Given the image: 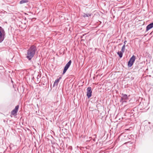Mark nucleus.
<instances>
[{"label": "nucleus", "mask_w": 153, "mask_h": 153, "mask_svg": "<svg viewBox=\"0 0 153 153\" xmlns=\"http://www.w3.org/2000/svg\"><path fill=\"white\" fill-rule=\"evenodd\" d=\"M37 49L34 45L31 46L27 50L26 57L29 60H30L35 54Z\"/></svg>", "instance_id": "nucleus-1"}, {"label": "nucleus", "mask_w": 153, "mask_h": 153, "mask_svg": "<svg viewBox=\"0 0 153 153\" xmlns=\"http://www.w3.org/2000/svg\"><path fill=\"white\" fill-rule=\"evenodd\" d=\"M6 33L4 29L0 26V43L2 42L4 40Z\"/></svg>", "instance_id": "nucleus-2"}, {"label": "nucleus", "mask_w": 153, "mask_h": 153, "mask_svg": "<svg viewBox=\"0 0 153 153\" xmlns=\"http://www.w3.org/2000/svg\"><path fill=\"white\" fill-rule=\"evenodd\" d=\"M136 59V56L134 55H133L130 58L128 62V65L129 67H130L133 64Z\"/></svg>", "instance_id": "nucleus-3"}, {"label": "nucleus", "mask_w": 153, "mask_h": 153, "mask_svg": "<svg viewBox=\"0 0 153 153\" xmlns=\"http://www.w3.org/2000/svg\"><path fill=\"white\" fill-rule=\"evenodd\" d=\"M122 97L120 100V102L123 103L124 102H126V100L128 99V97L127 94H122Z\"/></svg>", "instance_id": "nucleus-4"}, {"label": "nucleus", "mask_w": 153, "mask_h": 153, "mask_svg": "<svg viewBox=\"0 0 153 153\" xmlns=\"http://www.w3.org/2000/svg\"><path fill=\"white\" fill-rule=\"evenodd\" d=\"M71 60H70L69 61V62L66 64V65H65L62 74H64L66 72V71H67V70L68 69V68L70 66L71 63Z\"/></svg>", "instance_id": "nucleus-5"}, {"label": "nucleus", "mask_w": 153, "mask_h": 153, "mask_svg": "<svg viewBox=\"0 0 153 153\" xmlns=\"http://www.w3.org/2000/svg\"><path fill=\"white\" fill-rule=\"evenodd\" d=\"M92 91L91 87H88L87 88V96L88 98H90L91 96Z\"/></svg>", "instance_id": "nucleus-6"}, {"label": "nucleus", "mask_w": 153, "mask_h": 153, "mask_svg": "<svg viewBox=\"0 0 153 153\" xmlns=\"http://www.w3.org/2000/svg\"><path fill=\"white\" fill-rule=\"evenodd\" d=\"M19 106V105H16L15 108L11 111V114L13 115H15L18 111Z\"/></svg>", "instance_id": "nucleus-7"}, {"label": "nucleus", "mask_w": 153, "mask_h": 153, "mask_svg": "<svg viewBox=\"0 0 153 153\" xmlns=\"http://www.w3.org/2000/svg\"><path fill=\"white\" fill-rule=\"evenodd\" d=\"M153 27V22L148 25L146 27V31H148V30L151 29Z\"/></svg>", "instance_id": "nucleus-8"}, {"label": "nucleus", "mask_w": 153, "mask_h": 153, "mask_svg": "<svg viewBox=\"0 0 153 153\" xmlns=\"http://www.w3.org/2000/svg\"><path fill=\"white\" fill-rule=\"evenodd\" d=\"M123 53V52L121 51H118L117 53L118 55L120 57V58L122 57Z\"/></svg>", "instance_id": "nucleus-9"}, {"label": "nucleus", "mask_w": 153, "mask_h": 153, "mask_svg": "<svg viewBox=\"0 0 153 153\" xmlns=\"http://www.w3.org/2000/svg\"><path fill=\"white\" fill-rule=\"evenodd\" d=\"M28 1L27 0H21L20 1V4H23L24 3H25L27 2Z\"/></svg>", "instance_id": "nucleus-10"}, {"label": "nucleus", "mask_w": 153, "mask_h": 153, "mask_svg": "<svg viewBox=\"0 0 153 153\" xmlns=\"http://www.w3.org/2000/svg\"><path fill=\"white\" fill-rule=\"evenodd\" d=\"M125 49V45H124L122 47L121 51H122V52H124Z\"/></svg>", "instance_id": "nucleus-11"}, {"label": "nucleus", "mask_w": 153, "mask_h": 153, "mask_svg": "<svg viewBox=\"0 0 153 153\" xmlns=\"http://www.w3.org/2000/svg\"><path fill=\"white\" fill-rule=\"evenodd\" d=\"M59 79H56L55 81L54 82V84L57 85L58 84V83L59 82Z\"/></svg>", "instance_id": "nucleus-12"}, {"label": "nucleus", "mask_w": 153, "mask_h": 153, "mask_svg": "<svg viewBox=\"0 0 153 153\" xmlns=\"http://www.w3.org/2000/svg\"><path fill=\"white\" fill-rule=\"evenodd\" d=\"M150 123H151L150 122H148L146 123V124L147 125V126L149 127V128H147L148 129H149L151 128V127L150 126Z\"/></svg>", "instance_id": "nucleus-13"}, {"label": "nucleus", "mask_w": 153, "mask_h": 153, "mask_svg": "<svg viewBox=\"0 0 153 153\" xmlns=\"http://www.w3.org/2000/svg\"><path fill=\"white\" fill-rule=\"evenodd\" d=\"M96 137H97V136L96 134H94L93 135L92 139H93V141H95V138H96Z\"/></svg>", "instance_id": "nucleus-14"}, {"label": "nucleus", "mask_w": 153, "mask_h": 153, "mask_svg": "<svg viewBox=\"0 0 153 153\" xmlns=\"http://www.w3.org/2000/svg\"><path fill=\"white\" fill-rule=\"evenodd\" d=\"M91 16V14H88V15L87 14H84V15L83 16L85 17H89V16Z\"/></svg>", "instance_id": "nucleus-15"}, {"label": "nucleus", "mask_w": 153, "mask_h": 153, "mask_svg": "<svg viewBox=\"0 0 153 153\" xmlns=\"http://www.w3.org/2000/svg\"><path fill=\"white\" fill-rule=\"evenodd\" d=\"M92 139V137H89V139L88 140H87V141H90Z\"/></svg>", "instance_id": "nucleus-16"}, {"label": "nucleus", "mask_w": 153, "mask_h": 153, "mask_svg": "<svg viewBox=\"0 0 153 153\" xmlns=\"http://www.w3.org/2000/svg\"><path fill=\"white\" fill-rule=\"evenodd\" d=\"M127 42V41H125L124 42V45H125L126 44V43Z\"/></svg>", "instance_id": "nucleus-17"}, {"label": "nucleus", "mask_w": 153, "mask_h": 153, "mask_svg": "<svg viewBox=\"0 0 153 153\" xmlns=\"http://www.w3.org/2000/svg\"><path fill=\"white\" fill-rule=\"evenodd\" d=\"M39 75H38L37 76V78H37V80L39 79V78H38V77H39Z\"/></svg>", "instance_id": "nucleus-18"}, {"label": "nucleus", "mask_w": 153, "mask_h": 153, "mask_svg": "<svg viewBox=\"0 0 153 153\" xmlns=\"http://www.w3.org/2000/svg\"><path fill=\"white\" fill-rule=\"evenodd\" d=\"M61 78V77H60L58 79H59V80Z\"/></svg>", "instance_id": "nucleus-19"}, {"label": "nucleus", "mask_w": 153, "mask_h": 153, "mask_svg": "<svg viewBox=\"0 0 153 153\" xmlns=\"http://www.w3.org/2000/svg\"><path fill=\"white\" fill-rule=\"evenodd\" d=\"M133 136V135H131V136Z\"/></svg>", "instance_id": "nucleus-20"}, {"label": "nucleus", "mask_w": 153, "mask_h": 153, "mask_svg": "<svg viewBox=\"0 0 153 153\" xmlns=\"http://www.w3.org/2000/svg\"><path fill=\"white\" fill-rule=\"evenodd\" d=\"M152 72L153 73V71Z\"/></svg>", "instance_id": "nucleus-21"}]
</instances>
